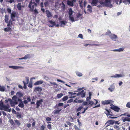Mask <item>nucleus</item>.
I'll return each mask as SVG.
<instances>
[{"label": "nucleus", "instance_id": "bb28decb", "mask_svg": "<svg viewBox=\"0 0 130 130\" xmlns=\"http://www.w3.org/2000/svg\"><path fill=\"white\" fill-rule=\"evenodd\" d=\"M88 10L89 12H92V7L90 5H89L87 6Z\"/></svg>", "mask_w": 130, "mask_h": 130}, {"label": "nucleus", "instance_id": "7c9ffc66", "mask_svg": "<svg viewBox=\"0 0 130 130\" xmlns=\"http://www.w3.org/2000/svg\"><path fill=\"white\" fill-rule=\"evenodd\" d=\"M14 121L17 125L18 126H19L20 125L21 123L20 122L19 120H14Z\"/></svg>", "mask_w": 130, "mask_h": 130}, {"label": "nucleus", "instance_id": "4d7b16f0", "mask_svg": "<svg viewBox=\"0 0 130 130\" xmlns=\"http://www.w3.org/2000/svg\"><path fill=\"white\" fill-rule=\"evenodd\" d=\"M74 127L75 129L76 130H80L78 128V127L76 125H74Z\"/></svg>", "mask_w": 130, "mask_h": 130}, {"label": "nucleus", "instance_id": "ea45409f", "mask_svg": "<svg viewBox=\"0 0 130 130\" xmlns=\"http://www.w3.org/2000/svg\"><path fill=\"white\" fill-rule=\"evenodd\" d=\"M24 57L25 59H29L30 57V55L29 54L26 55Z\"/></svg>", "mask_w": 130, "mask_h": 130}, {"label": "nucleus", "instance_id": "b1692460", "mask_svg": "<svg viewBox=\"0 0 130 130\" xmlns=\"http://www.w3.org/2000/svg\"><path fill=\"white\" fill-rule=\"evenodd\" d=\"M35 90L36 91L39 92L41 91L42 90V89L41 87H37L35 88Z\"/></svg>", "mask_w": 130, "mask_h": 130}, {"label": "nucleus", "instance_id": "8fccbe9b", "mask_svg": "<svg viewBox=\"0 0 130 130\" xmlns=\"http://www.w3.org/2000/svg\"><path fill=\"white\" fill-rule=\"evenodd\" d=\"M82 103V105H88V103L87 101H83Z\"/></svg>", "mask_w": 130, "mask_h": 130}, {"label": "nucleus", "instance_id": "49530a36", "mask_svg": "<svg viewBox=\"0 0 130 130\" xmlns=\"http://www.w3.org/2000/svg\"><path fill=\"white\" fill-rule=\"evenodd\" d=\"M69 18L70 20L72 22H73L74 21V18L71 15L69 16Z\"/></svg>", "mask_w": 130, "mask_h": 130}, {"label": "nucleus", "instance_id": "7ed1b4c3", "mask_svg": "<svg viewBox=\"0 0 130 130\" xmlns=\"http://www.w3.org/2000/svg\"><path fill=\"white\" fill-rule=\"evenodd\" d=\"M114 101L111 100H105V101H102V103L103 105H107L110 104H112Z\"/></svg>", "mask_w": 130, "mask_h": 130}, {"label": "nucleus", "instance_id": "20e7f679", "mask_svg": "<svg viewBox=\"0 0 130 130\" xmlns=\"http://www.w3.org/2000/svg\"><path fill=\"white\" fill-rule=\"evenodd\" d=\"M110 106L111 107L110 108L115 111L118 112L120 110V108L117 106H115L112 104H110Z\"/></svg>", "mask_w": 130, "mask_h": 130}, {"label": "nucleus", "instance_id": "de8ad7c7", "mask_svg": "<svg viewBox=\"0 0 130 130\" xmlns=\"http://www.w3.org/2000/svg\"><path fill=\"white\" fill-rule=\"evenodd\" d=\"M83 107L82 106H80L78 108L76 109V111H80L82 108Z\"/></svg>", "mask_w": 130, "mask_h": 130}, {"label": "nucleus", "instance_id": "f704fd0d", "mask_svg": "<svg viewBox=\"0 0 130 130\" xmlns=\"http://www.w3.org/2000/svg\"><path fill=\"white\" fill-rule=\"evenodd\" d=\"M73 11H72V9L71 8H70L69 10V11L68 13L69 15V16L71 15L73 13Z\"/></svg>", "mask_w": 130, "mask_h": 130}, {"label": "nucleus", "instance_id": "412c9836", "mask_svg": "<svg viewBox=\"0 0 130 130\" xmlns=\"http://www.w3.org/2000/svg\"><path fill=\"white\" fill-rule=\"evenodd\" d=\"M12 100L15 102V103L16 104H18L17 102V97L16 96H14L12 98Z\"/></svg>", "mask_w": 130, "mask_h": 130}, {"label": "nucleus", "instance_id": "603ef678", "mask_svg": "<svg viewBox=\"0 0 130 130\" xmlns=\"http://www.w3.org/2000/svg\"><path fill=\"white\" fill-rule=\"evenodd\" d=\"M45 128V127L43 125H42L40 127V130H44Z\"/></svg>", "mask_w": 130, "mask_h": 130}, {"label": "nucleus", "instance_id": "f03ea898", "mask_svg": "<svg viewBox=\"0 0 130 130\" xmlns=\"http://www.w3.org/2000/svg\"><path fill=\"white\" fill-rule=\"evenodd\" d=\"M9 16L8 15H6L5 16V19L4 20L5 22L7 23V26H10L11 25H12V21L11 20H9L8 18Z\"/></svg>", "mask_w": 130, "mask_h": 130}, {"label": "nucleus", "instance_id": "a878e982", "mask_svg": "<svg viewBox=\"0 0 130 130\" xmlns=\"http://www.w3.org/2000/svg\"><path fill=\"white\" fill-rule=\"evenodd\" d=\"M10 100V104L11 105L12 107H14L15 106V105H17L15 103V102H13L12 101L11 99H9Z\"/></svg>", "mask_w": 130, "mask_h": 130}, {"label": "nucleus", "instance_id": "5fc2aeb1", "mask_svg": "<svg viewBox=\"0 0 130 130\" xmlns=\"http://www.w3.org/2000/svg\"><path fill=\"white\" fill-rule=\"evenodd\" d=\"M111 34V32L109 30L106 33V35H110Z\"/></svg>", "mask_w": 130, "mask_h": 130}, {"label": "nucleus", "instance_id": "e2e57ef3", "mask_svg": "<svg viewBox=\"0 0 130 130\" xmlns=\"http://www.w3.org/2000/svg\"><path fill=\"white\" fill-rule=\"evenodd\" d=\"M66 123L67 125H69L70 126H71L72 124V123H71L70 122L68 121H67Z\"/></svg>", "mask_w": 130, "mask_h": 130}, {"label": "nucleus", "instance_id": "c85d7f7f", "mask_svg": "<svg viewBox=\"0 0 130 130\" xmlns=\"http://www.w3.org/2000/svg\"><path fill=\"white\" fill-rule=\"evenodd\" d=\"M76 75L79 77L82 76L83 75V74L78 71H76L75 72Z\"/></svg>", "mask_w": 130, "mask_h": 130}, {"label": "nucleus", "instance_id": "3c124183", "mask_svg": "<svg viewBox=\"0 0 130 130\" xmlns=\"http://www.w3.org/2000/svg\"><path fill=\"white\" fill-rule=\"evenodd\" d=\"M61 4L62 5L61 6L62 9H64L65 8V6L64 3L63 2H62Z\"/></svg>", "mask_w": 130, "mask_h": 130}, {"label": "nucleus", "instance_id": "0e129e2a", "mask_svg": "<svg viewBox=\"0 0 130 130\" xmlns=\"http://www.w3.org/2000/svg\"><path fill=\"white\" fill-rule=\"evenodd\" d=\"M73 101V99H70L67 101V103H69L72 102Z\"/></svg>", "mask_w": 130, "mask_h": 130}, {"label": "nucleus", "instance_id": "bf43d9fd", "mask_svg": "<svg viewBox=\"0 0 130 130\" xmlns=\"http://www.w3.org/2000/svg\"><path fill=\"white\" fill-rule=\"evenodd\" d=\"M126 106L129 108H130V102H128L127 103Z\"/></svg>", "mask_w": 130, "mask_h": 130}, {"label": "nucleus", "instance_id": "a211bd4d", "mask_svg": "<svg viewBox=\"0 0 130 130\" xmlns=\"http://www.w3.org/2000/svg\"><path fill=\"white\" fill-rule=\"evenodd\" d=\"M115 89V86L113 85H110V87L108 88L109 90L111 92H112Z\"/></svg>", "mask_w": 130, "mask_h": 130}, {"label": "nucleus", "instance_id": "423d86ee", "mask_svg": "<svg viewBox=\"0 0 130 130\" xmlns=\"http://www.w3.org/2000/svg\"><path fill=\"white\" fill-rule=\"evenodd\" d=\"M17 15V13L15 11H13L11 13V18L12 21L13 22L15 20V18Z\"/></svg>", "mask_w": 130, "mask_h": 130}, {"label": "nucleus", "instance_id": "58836bf2", "mask_svg": "<svg viewBox=\"0 0 130 130\" xmlns=\"http://www.w3.org/2000/svg\"><path fill=\"white\" fill-rule=\"evenodd\" d=\"M26 82H27L26 83H25V82L24 81H23V83H24V86H25V85L27 84L28 83V82H29V80L28 78H27V77L26 78Z\"/></svg>", "mask_w": 130, "mask_h": 130}, {"label": "nucleus", "instance_id": "4468645a", "mask_svg": "<svg viewBox=\"0 0 130 130\" xmlns=\"http://www.w3.org/2000/svg\"><path fill=\"white\" fill-rule=\"evenodd\" d=\"M63 105V103H59L58 104L56 105L55 106V108H57L58 109H60L58 107L60 106H62Z\"/></svg>", "mask_w": 130, "mask_h": 130}, {"label": "nucleus", "instance_id": "338daca9", "mask_svg": "<svg viewBox=\"0 0 130 130\" xmlns=\"http://www.w3.org/2000/svg\"><path fill=\"white\" fill-rule=\"evenodd\" d=\"M78 37L81 39H83V36L81 34H79L78 35Z\"/></svg>", "mask_w": 130, "mask_h": 130}, {"label": "nucleus", "instance_id": "72a5a7b5", "mask_svg": "<svg viewBox=\"0 0 130 130\" xmlns=\"http://www.w3.org/2000/svg\"><path fill=\"white\" fill-rule=\"evenodd\" d=\"M17 95L20 98L22 97L23 95L21 92H18L17 93Z\"/></svg>", "mask_w": 130, "mask_h": 130}, {"label": "nucleus", "instance_id": "1a4fd4ad", "mask_svg": "<svg viewBox=\"0 0 130 130\" xmlns=\"http://www.w3.org/2000/svg\"><path fill=\"white\" fill-rule=\"evenodd\" d=\"M10 68L13 69H18L19 68H23L22 67H20L15 66H9V67Z\"/></svg>", "mask_w": 130, "mask_h": 130}, {"label": "nucleus", "instance_id": "774afa93", "mask_svg": "<svg viewBox=\"0 0 130 130\" xmlns=\"http://www.w3.org/2000/svg\"><path fill=\"white\" fill-rule=\"evenodd\" d=\"M17 117L18 118H21V115L20 113L18 114L17 115Z\"/></svg>", "mask_w": 130, "mask_h": 130}, {"label": "nucleus", "instance_id": "c9c22d12", "mask_svg": "<svg viewBox=\"0 0 130 130\" xmlns=\"http://www.w3.org/2000/svg\"><path fill=\"white\" fill-rule=\"evenodd\" d=\"M68 97L67 96H64L62 99V100L63 101H64L67 100L68 99Z\"/></svg>", "mask_w": 130, "mask_h": 130}, {"label": "nucleus", "instance_id": "f257e3e1", "mask_svg": "<svg viewBox=\"0 0 130 130\" xmlns=\"http://www.w3.org/2000/svg\"><path fill=\"white\" fill-rule=\"evenodd\" d=\"M37 6V4L35 2L34 0H31L28 6V7L29 8V11L31 12L33 11L35 7Z\"/></svg>", "mask_w": 130, "mask_h": 130}, {"label": "nucleus", "instance_id": "c756f323", "mask_svg": "<svg viewBox=\"0 0 130 130\" xmlns=\"http://www.w3.org/2000/svg\"><path fill=\"white\" fill-rule=\"evenodd\" d=\"M9 122L11 125H13V126H14L15 125V124L13 120L11 119H9Z\"/></svg>", "mask_w": 130, "mask_h": 130}, {"label": "nucleus", "instance_id": "e433bc0d", "mask_svg": "<svg viewBox=\"0 0 130 130\" xmlns=\"http://www.w3.org/2000/svg\"><path fill=\"white\" fill-rule=\"evenodd\" d=\"M79 6L80 8H83V5L82 4L83 3V1L82 0H79Z\"/></svg>", "mask_w": 130, "mask_h": 130}, {"label": "nucleus", "instance_id": "f3484780", "mask_svg": "<svg viewBox=\"0 0 130 130\" xmlns=\"http://www.w3.org/2000/svg\"><path fill=\"white\" fill-rule=\"evenodd\" d=\"M58 110H55L53 111V113L54 114H59L61 110L62 109H59Z\"/></svg>", "mask_w": 130, "mask_h": 130}, {"label": "nucleus", "instance_id": "9d476101", "mask_svg": "<svg viewBox=\"0 0 130 130\" xmlns=\"http://www.w3.org/2000/svg\"><path fill=\"white\" fill-rule=\"evenodd\" d=\"M67 23V22L65 21H60L59 22L60 26L61 27H63Z\"/></svg>", "mask_w": 130, "mask_h": 130}, {"label": "nucleus", "instance_id": "37998d69", "mask_svg": "<svg viewBox=\"0 0 130 130\" xmlns=\"http://www.w3.org/2000/svg\"><path fill=\"white\" fill-rule=\"evenodd\" d=\"M63 95V94L62 93H60L58 94L57 95V97L59 99L61 98Z\"/></svg>", "mask_w": 130, "mask_h": 130}, {"label": "nucleus", "instance_id": "f8f14e48", "mask_svg": "<svg viewBox=\"0 0 130 130\" xmlns=\"http://www.w3.org/2000/svg\"><path fill=\"white\" fill-rule=\"evenodd\" d=\"M122 119L123 122H125L126 121L130 122V118L128 117H125V118L123 117L122 118Z\"/></svg>", "mask_w": 130, "mask_h": 130}, {"label": "nucleus", "instance_id": "052dcab7", "mask_svg": "<svg viewBox=\"0 0 130 130\" xmlns=\"http://www.w3.org/2000/svg\"><path fill=\"white\" fill-rule=\"evenodd\" d=\"M51 118L49 117H47L46 118V120L47 121H51Z\"/></svg>", "mask_w": 130, "mask_h": 130}, {"label": "nucleus", "instance_id": "5701e85b", "mask_svg": "<svg viewBox=\"0 0 130 130\" xmlns=\"http://www.w3.org/2000/svg\"><path fill=\"white\" fill-rule=\"evenodd\" d=\"M9 107L6 105H3V107H2V108L1 109L2 110H3L5 111H6L8 108Z\"/></svg>", "mask_w": 130, "mask_h": 130}, {"label": "nucleus", "instance_id": "864d4df0", "mask_svg": "<svg viewBox=\"0 0 130 130\" xmlns=\"http://www.w3.org/2000/svg\"><path fill=\"white\" fill-rule=\"evenodd\" d=\"M113 127L115 129H117L118 130H119L120 129L119 126L114 125Z\"/></svg>", "mask_w": 130, "mask_h": 130}, {"label": "nucleus", "instance_id": "2eb2a0df", "mask_svg": "<svg viewBox=\"0 0 130 130\" xmlns=\"http://www.w3.org/2000/svg\"><path fill=\"white\" fill-rule=\"evenodd\" d=\"M49 22L52 25H48L50 27H53L54 26L56 25V23L55 22H53L52 20H50L49 21Z\"/></svg>", "mask_w": 130, "mask_h": 130}, {"label": "nucleus", "instance_id": "aec40b11", "mask_svg": "<svg viewBox=\"0 0 130 130\" xmlns=\"http://www.w3.org/2000/svg\"><path fill=\"white\" fill-rule=\"evenodd\" d=\"M105 110H106V111L104 112V113L107 116L109 115H110L111 116H112V115L110 114V112L107 109L105 108Z\"/></svg>", "mask_w": 130, "mask_h": 130}, {"label": "nucleus", "instance_id": "dca6fc26", "mask_svg": "<svg viewBox=\"0 0 130 130\" xmlns=\"http://www.w3.org/2000/svg\"><path fill=\"white\" fill-rule=\"evenodd\" d=\"M43 82V80H40L36 82L34 84V85L35 86L38 85H39L42 84Z\"/></svg>", "mask_w": 130, "mask_h": 130}, {"label": "nucleus", "instance_id": "a19ab883", "mask_svg": "<svg viewBox=\"0 0 130 130\" xmlns=\"http://www.w3.org/2000/svg\"><path fill=\"white\" fill-rule=\"evenodd\" d=\"M18 105L19 107L22 108L23 107H24V104L22 102H20Z\"/></svg>", "mask_w": 130, "mask_h": 130}, {"label": "nucleus", "instance_id": "9b49d317", "mask_svg": "<svg viewBox=\"0 0 130 130\" xmlns=\"http://www.w3.org/2000/svg\"><path fill=\"white\" fill-rule=\"evenodd\" d=\"M110 37L112 40L114 41L116 40L117 38V36L114 34H111L110 35Z\"/></svg>", "mask_w": 130, "mask_h": 130}, {"label": "nucleus", "instance_id": "393cba45", "mask_svg": "<svg viewBox=\"0 0 130 130\" xmlns=\"http://www.w3.org/2000/svg\"><path fill=\"white\" fill-rule=\"evenodd\" d=\"M67 3L69 5L72 6H73V1H67Z\"/></svg>", "mask_w": 130, "mask_h": 130}, {"label": "nucleus", "instance_id": "680f3d73", "mask_svg": "<svg viewBox=\"0 0 130 130\" xmlns=\"http://www.w3.org/2000/svg\"><path fill=\"white\" fill-rule=\"evenodd\" d=\"M124 50V49L122 48H119V49H118V52H120L121 51H123Z\"/></svg>", "mask_w": 130, "mask_h": 130}, {"label": "nucleus", "instance_id": "473e14b6", "mask_svg": "<svg viewBox=\"0 0 130 130\" xmlns=\"http://www.w3.org/2000/svg\"><path fill=\"white\" fill-rule=\"evenodd\" d=\"M21 3H19L18 4L17 7L18 10H21L22 6L21 5Z\"/></svg>", "mask_w": 130, "mask_h": 130}, {"label": "nucleus", "instance_id": "79ce46f5", "mask_svg": "<svg viewBox=\"0 0 130 130\" xmlns=\"http://www.w3.org/2000/svg\"><path fill=\"white\" fill-rule=\"evenodd\" d=\"M5 89V88L3 87L0 86V91H4Z\"/></svg>", "mask_w": 130, "mask_h": 130}, {"label": "nucleus", "instance_id": "a18cd8bd", "mask_svg": "<svg viewBox=\"0 0 130 130\" xmlns=\"http://www.w3.org/2000/svg\"><path fill=\"white\" fill-rule=\"evenodd\" d=\"M91 94H90L89 95V96H88V97H87V98L86 101H87V102H88L89 101H90V100L91 99Z\"/></svg>", "mask_w": 130, "mask_h": 130}, {"label": "nucleus", "instance_id": "ddd939ff", "mask_svg": "<svg viewBox=\"0 0 130 130\" xmlns=\"http://www.w3.org/2000/svg\"><path fill=\"white\" fill-rule=\"evenodd\" d=\"M46 16L48 18H50L52 17V13L49 11L46 10Z\"/></svg>", "mask_w": 130, "mask_h": 130}, {"label": "nucleus", "instance_id": "6e6552de", "mask_svg": "<svg viewBox=\"0 0 130 130\" xmlns=\"http://www.w3.org/2000/svg\"><path fill=\"white\" fill-rule=\"evenodd\" d=\"M43 102V100L42 99L40 100H38L36 103L37 105L36 107V108H38L40 105L42 104V103Z\"/></svg>", "mask_w": 130, "mask_h": 130}, {"label": "nucleus", "instance_id": "6ab92c4d", "mask_svg": "<svg viewBox=\"0 0 130 130\" xmlns=\"http://www.w3.org/2000/svg\"><path fill=\"white\" fill-rule=\"evenodd\" d=\"M123 76L121 74H116L115 75L112 76H111V77H113V78H119L120 77H123Z\"/></svg>", "mask_w": 130, "mask_h": 130}, {"label": "nucleus", "instance_id": "69168bd1", "mask_svg": "<svg viewBox=\"0 0 130 130\" xmlns=\"http://www.w3.org/2000/svg\"><path fill=\"white\" fill-rule=\"evenodd\" d=\"M47 127L49 129H51V124H48L47 125Z\"/></svg>", "mask_w": 130, "mask_h": 130}, {"label": "nucleus", "instance_id": "0eeeda50", "mask_svg": "<svg viewBox=\"0 0 130 130\" xmlns=\"http://www.w3.org/2000/svg\"><path fill=\"white\" fill-rule=\"evenodd\" d=\"M77 95H80L81 97L83 98L86 95L85 92H84V90H82L81 92H79L77 94Z\"/></svg>", "mask_w": 130, "mask_h": 130}, {"label": "nucleus", "instance_id": "4c0bfd02", "mask_svg": "<svg viewBox=\"0 0 130 130\" xmlns=\"http://www.w3.org/2000/svg\"><path fill=\"white\" fill-rule=\"evenodd\" d=\"M98 45L94 44H85L84 45V46L85 47L87 46L88 45L93 46V45Z\"/></svg>", "mask_w": 130, "mask_h": 130}, {"label": "nucleus", "instance_id": "c03bdc74", "mask_svg": "<svg viewBox=\"0 0 130 130\" xmlns=\"http://www.w3.org/2000/svg\"><path fill=\"white\" fill-rule=\"evenodd\" d=\"M32 12H34V14L35 15H36L38 13V12L36 9H35L34 10L33 9V11Z\"/></svg>", "mask_w": 130, "mask_h": 130}, {"label": "nucleus", "instance_id": "09e8293b", "mask_svg": "<svg viewBox=\"0 0 130 130\" xmlns=\"http://www.w3.org/2000/svg\"><path fill=\"white\" fill-rule=\"evenodd\" d=\"M88 102H89V103L88 104V105H90L92 106L94 104V102L92 101H90Z\"/></svg>", "mask_w": 130, "mask_h": 130}, {"label": "nucleus", "instance_id": "39448f33", "mask_svg": "<svg viewBox=\"0 0 130 130\" xmlns=\"http://www.w3.org/2000/svg\"><path fill=\"white\" fill-rule=\"evenodd\" d=\"M111 3L110 0H106L104 3L102 2L100 3L101 4H104L105 6L107 7H109L110 6H112L111 4L110 5Z\"/></svg>", "mask_w": 130, "mask_h": 130}, {"label": "nucleus", "instance_id": "4be33fe9", "mask_svg": "<svg viewBox=\"0 0 130 130\" xmlns=\"http://www.w3.org/2000/svg\"><path fill=\"white\" fill-rule=\"evenodd\" d=\"M10 27H11V25L10 26H8V27L5 28L4 29V30L6 32L9 31L11 30V29Z\"/></svg>", "mask_w": 130, "mask_h": 130}, {"label": "nucleus", "instance_id": "13d9d810", "mask_svg": "<svg viewBox=\"0 0 130 130\" xmlns=\"http://www.w3.org/2000/svg\"><path fill=\"white\" fill-rule=\"evenodd\" d=\"M98 78L97 77L94 78H92V79L93 80V81H92V82H95V81H97L98 80Z\"/></svg>", "mask_w": 130, "mask_h": 130}, {"label": "nucleus", "instance_id": "6e6d98bb", "mask_svg": "<svg viewBox=\"0 0 130 130\" xmlns=\"http://www.w3.org/2000/svg\"><path fill=\"white\" fill-rule=\"evenodd\" d=\"M7 11L8 13L10 14L11 13V10L10 8H7Z\"/></svg>", "mask_w": 130, "mask_h": 130}, {"label": "nucleus", "instance_id": "2f4dec72", "mask_svg": "<svg viewBox=\"0 0 130 130\" xmlns=\"http://www.w3.org/2000/svg\"><path fill=\"white\" fill-rule=\"evenodd\" d=\"M106 123H109L110 124L113 125L114 123V122L113 120H109Z\"/></svg>", "mask_w": 130, "mask_h": 130}, {"label": "nucleus", "instance_id": "cd10ccee", "mask_svg": "<svg viewBox=\"0 0 130 130\" xmlns=\"http://www.w3.org/2000/svg\"><path fill=\"white\" fill-rule=\"evenodd\" d=\"M98 2V0H92L91 4L92 5H94L93 6H96Z\"/></svg>", "mask_w": 130, "mask_h": 130}]
</instances>
